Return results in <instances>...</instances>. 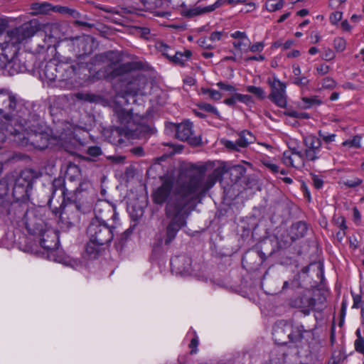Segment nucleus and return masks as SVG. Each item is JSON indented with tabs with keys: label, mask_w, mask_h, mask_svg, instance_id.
<instances>
[{
	"label": "nucleus",
	"mask_w": 364,
	"mask_h": 364,
	"mask_svg": "<svg viewBox=\"0 0 364 364\" xmlns=\"http://www.w3.org/2000/svg\"><path fill=\"white\" fill-rule=\"evenodd\" d=\"M335 85L334 80L331 77H326L322 81V87L323 88H333Z\"/></svg>",
	"instance_id": "42"
},
{
	"label": "nucleus",
	"mask_w": 364,
	"mask_h": 364,
	"mask_svg": "<svg viewBox=\"0 0 364 364\" xmlns=\"http://www.w3.org/2000/svg\"><path fill=\"white\" fill-rule=\"evenodd\" d=\"M172 270L181 275H191V259L186 255L176 256L171 259Z\"/></svg>",
	"instance_id": "12"
},
{
	"label": "nucleus",
	"mask_w": 364,
	"mask_h": 364,
	"mask_svg": "<svg viewBox=\"0 0 364 364\" xmlns=\"http://www.w3.org/2000/svg\"><path fill=\"white\" fill-rule=\"evenodd\" d=\"M300 300L301 304L298 305V307L301 308L305 314H309L315 306L316 300L306 296L301 297Z\"/></svg>",
	"instance_id": "19"
},
{
	"label": "nucleus",
	"mask_w": 364,
	"mask_h": 364,
	"mask_svg": "<svg viewBox=\"0 0 364 364\" xmlns=\"http://www.w3.org/2000/svg\"><path fill=\"white\" fill-rule=\"evenodd\" d=\"M346 0H330L329 1V6L332 8H336L340 4L346 2Z\"/></svg>",
	"instance_id": "52"
},
{
	"label": "nucleus",
	"mask_w": 364,
	"mask_h": 364,
	"mask_svg": "<svg viewBox=\"0 0 364 364\" xmlns=\"http://www.w3.org/2000/svg\"><path fill=\"white\" fill-rule=\"evenodd\" d=\"M264 48V43L263 42H257L253 45L250 46L248 50L252 53H261Z\"/></svg>",
	"instance_id": "33"
},
{
	"label": "nucleus",
	"mask_w": 364,
	"mask_h": 364,
	"mask_svg": "<svg viewBox=\"0 0 364 364\" xmlns=\"http://www.w3.org/2000/svg\"><path fill=\"white\" fill-rule=\"evenodd\" d=\"M309 14V11L307 9H301L297 12V15L299 16H305Z\"/></svg>",
	"instance_id": "62"
},
{
	"label": "nucleus",
	"mask_w": 364,
	"mask_h": 364,
	"mask_svg": "<svg viewBox=\"0 0 364 364\" xmlns=\"http://www.w3.org/2000/svg\"><path fill=\"white\" fill-rule=\"evenodd\" d=\"M343 13L341 11H335L330 15L329 20L331 24H337L342 18Z\"/></svg>",
	"instance_id": "34"
},
{
	"label": "nucleus",
	"mask_w": 364,
	"mask_h": 364,
	"mask_svg": "<svg viewBox=\"0 0 364 364\" xmlns=\"http://www.w3.org/2000/svg\"><path fill=\"white\" fill-rule=\"evenodd\" d=\"M353 218L356 224H358L361 220V215L357 208L353 209Z\"/></svg>",
	"instance_id": "48"
},
{
	"label": "nucleus",
	"mask_w": 364,
	"mask_h": 364,
	"mask_svg": "<svg viewBox=\"0 0 364 364\" xmlns=\"http://www.w3.org/2000/svg\"><path fill=\"white\" fill-rule=\"evenodd\" d=\"M335 57H336L335 53L331 49L328 48V49L325 50V51L323 54L322 58L324 60L329 61V60L334 59Z\"/></svg>",
	"instance_id": "41"
},
{
	"label": "nucleus",
	"mask_w": 364,
	"mask_h": 364,
	"mask_svg": "<svg viewBox=\"0 0 364 364\" xmlns=\"http://www.w3.org/2000/svg\"><path fill=\"white\" fill-rule=\"evenodd\" d=\"M230 36L234 39L232 44L237 50L240 52L248 50L251 41L245 32L236 31L231 33Z\"/></svg>",
	"instance_id": "14"
},
{
	"label": "nucleus",
	"mask_w": 364,
	"mask_h": 364,
	"mask_svg": "<svg viewBox=\"0 0 364 364\" xmlns=\"http://www.w3.org/2000/svg\"><path fill=\"white\" fill-rule=\"evenodd\" d=\"M198 344V338L194 337L191 339L190 347L192 348L191 353H196V350H193L194 348H196Z\"/></svg>",
	"instance_id": "55"
},
{
	"label": "nucleus",
	"mask_w": 364,
	"mask_h": 364,
	"mask_svg": "<svg viewBox=\"0 0 364 364\" xmlns=\"http://www.w3.org/2000/svg\"><path fill=\"white\" fill-rule=\"evenodd\" d=\"M321 104V101L316 96H312L310 97H304L299 102V106L302 109H309L314 105H318Z\"/></svg>",
	"instance_id": "20"
},
{
	"label": "nucleus",
	"mask_w": 364,
	"mask_h": 364,
	"mask_svg": "<svg viewBox=\"0 0 364 364\" xmlns=\"http://www.w3.org/2000/svg\"><path fill=\"white\" fill-rule=\"evenodd\" d=\"M38 29V23L30 21L6 32L4 41L0 44V60L6 68L13 70V73L23 72L26 69L25 62L20 58L23 55L21 47L34 36Z\"/></svg>",
	"instance_id": "4"
},
{
	"label": "nucleus",
	"mask_w": 364,
	"mask_h": 364,
	"mask_svg": "<svg viewBox=\"0 0 364 364\" xmlns=\"http://www.w3.org/2000/svg\"><path fill=\"white\" fill-rule=\"evenodd\" d=\"M191 56V52L188 50L183 51H174L171 60L178 65H184L186 62L189 60Z\"/></svg>",
	"instance_id": "17"
},
{
	"label": "nucleus",
	"mask_w": 364,
	"mask_h": 364,
	"mask_svg": "<svg viewBox=\"0 0 364 364\" xmlns=\"http://www.w3.org/2000/svg\"><path fill=\"white\" fill-rule=\"evenodd\" d=\"M132 68V65L131 63H125L120 65L117 66L115 63H112V71L110 73H107L106 75L107 77H114L116 76L122 75L123 73L127 72L128 70Z\"/></svg>",
	"instance_id": "16"
},
{
	"label": "nucleus",
	"mask_w": 364,
	"mask_h": 364,
	"mask_svg": "<svg viewBox=\"0 0 364 364\" xmlns=\"http://www.w3.org/2000/svg\"><path fill=\"white\" fill-rule=\"evenodd\" d=\"M23 222L28 233L39 237L41 246L48 250L49 259L62 263L74 269H78L82 267L81 260L65 255L58 250L59 241L57 232L48 227L42 219L36 217L33 210H28L26 213Z\"/></svg>",
	"instance_id": "5"
},
{
	"label": "nucleus",
	"mask_w": 364,
	"mask_h": 364,
	"mask_svg": "<svg viewBox=\"0 0 364 364\" xmlns=\"http://www.w3.org/2000/svg\"><path fill=\"white\" fill-rule=\"evenodd\" d=\"M217 86L221 90H223V91H225L230 94H234V93H236V88L230 85V84H227V83H225V82H219L217 83Z\"/></svg>",
	"instance_id": "32"
},
{
	"label": "nucleus",
	"mask_w": 364,
	"mask_h": 364,
	"mask_svg": "<svg viewBox=\"0 0 364 364\" xmlns=\"http://www.w3.org/2000/svg\"><path fill=\"white\" fill-rule=\"evenodd\" d=\"M349 242L350 248L355 250L358 247V241L355 237H350Z\"/></svg>",
	"instance_id": "50"
},
{
	"label": "nucleus",
	"mask_w": 364,
	"mask_h": 364,
	"mask_svg": "<svg viewBox=\"0 0 364 364\" xmlns=\"http://www.w3.org/2000/svg\"><path fill=\"white\" fill-rule=\"evenodd\" d=\"M147 80L145 78L135 79L132 81L129 87L137 85L139 87L134 90H129L125 95H117L115 97V106L114 108L116 123V131L121 135H124L128 138L139 137L142 134H145L149 129L146 124V119L138 114L134 115L132 113V109L124 108L122 106L128 102L127 97L132 95L134 98L136 95H144L145 86Z\"/></svg>",
	"instance_id": "3"
},
{
	"label": "nucleus",
	"mask_w": 364,
	"mask_h": 364,
	"mask_svg": "<svg viewBox=\"0 0 364 364\" xmlns=\"http://www.w3.org/2000/svg\"><path fill=\"white\" fill-rule=\"evenodd\" d=\"M299 55H300V52L297 50H294L291 52H289L287 54V57L288 58H296V57L299 56Z\"/></svg>",
	"instance_id": "59"
},
{
	"label": "nucleus",
	"mask_w": 364,
	"mask_h": 364,
	"mask_svg": "<svg viewBox=\"0 0 364 364\" xmlns=\"http://www.w3.org/2000/svg\"><path fill=\"white\" fill-rule=\"evenodd\" d=\"M318 52V50L316 47H311L309 50V53L311 55H315Z\"/></svg>",
	"instance_id": "63"
},
{
	"label": "nucleus",
	"mask_w": 364,
	"mask_h": 364,
	"mask_svg": "<svg viewBox=\"0 0 364 364\" xmlns=\"http://www.w3.org/2000/svg\"><path fill=\"white\" fill-rule=\"evenodd\" d=\"M295 83L299 85H306L308 83V80L306 77H298L295 79Z\"/></svg>",
	"instance_id": "53"
},
{
	"label": "nucleus",
	"mask_w": 364,
	"mask_h": 364,
	"mask_svg": "<svg viewBox=\"0 0 364 364\" xmlns=\"http://www.w3.org/2000/svg\"><path fill=\"white\" fill-rule=\"evenodd\" d=\"M77 97L80 100L88 101V102H94L97 99V96L90 93H78L77 95Z\"/></svg>",
	"instance_id": "37"
},
{
	"label": "nucleus",
	"mask_w": 364,
	"mask_h": 364,
	"mask_svg": "<svg viewBox=\"0 0 364 364\" xmlns=\"http://www.w3.org/2000/svg\"><path fill=\"white\" fill-rule=\"evenodd\" d=\"M215 8L216 6L215 4L205 7H201L200 6H194L193 7L183 6L181 13L183 16L192 18L205 13L213 11Z\"/></svg>",
	"instance_id": "15"
},
{
	"label": "nucleus",
	"mask_w": 364,
	"mask_h": 364,
	"mask_svg": "<svg viewBox=\"0 0 364 364\" xmlns=\"http://www.w3.org/2000/svg\"><path fill=\"white\" fill-rule=\"evenodd\" d=\"M312 180L314 186L316 188L320 189L323 187V181L320 176L314 175L312 177Z\"/></svg>",
	"instance_id": "43"
},
{
	"label": "nucleus",
	"mask_w": 364,
	"mask_h": 364,
	"mask_svg": "<svg viewBox=\"0 0 364 364\" xmlns=\"http://www.w3.org/2000/svg\"><path fill=\"white\" fill-rule=\"evenodd\" d=\"M87 234L91 243L103 245L112 240L113 227L108 225L103 219L96 216L87 228Z\"/></svg>",
	"instance_id": "9"
},
{
	"label": "nucleus",
	"mask_w": 364,
	"mask_h": 364,
	"mask_svg": "<svg viewBox=\"0 0 364 364\" xmlns=\"http://www.w3.org/2000/svg\"><path fill=\"white\" fill-rule=\"evenodd\" d=\"M264 59H265V58L263 55H254V56H251L247 58V60H256V61H263V60H264Z\"/></svg>",
	"instance_id": "56"
},
{
	"label": "nucleus",
	"mask_w": 364,
	"mask_h": 364,
	"mask_svg": "<svg viewBox=\"0 0 364 364\" xmlns=\"http://www.w3.org/2000/svg\"><path fill=\"white\" fill-rule=\"evenodd\" d=\"M222 36H223V32L215 31L210 34L209 40L213 42L218 41L221 39Z\"/></svg>",
	"instance_id": "47"
},
{
	"label": "nucleus",
	"mask_w": 364,
	"mask_h": 364,
	"mask_svg": "<svg viewBox=\"0 0 364 364\" xmlns=\"http://www.w3.org/2000/svg\"><path fill=\"white\" fill-rule=\"evenodd\" d=\"M333 47L337 52H342L346 48V41L341 37H337L333 41Z\"/></svg>",
	"instance_id": "29"
},
{
	"label": "nucleus",
	"mask_w": 364,
	"mask_h": 364,
	"mask_svg": "<svg viewBox=\"0 0 364 364\" xmlns=\"http://www.w3.org/2000/svg\"><path fill=\"white\" fill-rule=\"evenodd\" d=\"M109 159H112L114 161H115L117 163H123L125 159V157L122 156H111V157H109Z\"/></svg>",
	"instance_id": "58"
},
{
	"label": "nucleus",
	"mask_w": 364,
	"mask_h": 364,
	"mask_svg": "<svg viewBox=\"0 0 364 364\" xmlns=\"http://www.w3.org/2000/svg\"><path fill=\"white\" fill-rule=\"evenodd\" d=\"M268 83L271 87L269 98L276 105L281 107L287 105L286 99V84L280 81L277 77L268 80Z\"/></svg>",
	"instance_id": "10"
},
{
	"label": "nucleus",
	"mask_w": 364,
	"mask_h": 364,
	"mask_svg": "<svg viewBox=\"0 0 364 364\" xmlns=\"http://www.w3.org/2000/svg\"><path fill=\"white\" fill-rule=\"evenodd\" d=\"M294 43V41L293 40H287L285 41V43L283 44L284 49H288Z\"/></svg>",
	"instance_id": "60"
},
{
	"label": "nucleus",
	"mask_w": 364,
	"mask_h": 364,
	"mask_svg": "<svg viewBox=\"0 0 364 364\" xmlns=\"http://www.w3.org/2000/svg\"><path fill=\"white\" fill-rule=\"evenodd\" d=\"M237 102V99H236V93H234V95L231 97L225 99L223 102L227 105L232 106Z\"/></svg>",
	"instance_id": "49"
},
{
	"label": "nucleus",
	"mask_w": 364,
	"mask_h": 364,
	"mask_svg": "<svg viewBox=\"0 0 364 364\" xmlns=\"http://www.w3.org/2000/svg\"><path fill=\"white\" fill-rule=\"evenodd\" d=\"M362 181H363L360 178H353L351 179H348L346 181H345V185L350 188H355L360 185Z\"/></svg>",
	"instance_id": "38"
},
{
	"label": "nucleus",
	"mask_w": 364,
	"mask_h": 364,
	"mask_svg": "<svg viewBox=\"0 0 364 364\" xmlns=\"http://www.w3.org/2000/svg\"><path fill=\"white\" fill-rule=\"evenodd\" d=\"M283 328H290L291 326L287 322H286V321H280V322H279L274 327L273 335L274 336H277L280 333H282L283 332Z\"/></svg>",
	"instance_id": "31"
},
{
	"label": "nucleus",
	"mask_w": 364,
	"mask_h": 364,
	"mask_svg": "<svg viewBox=\"0 0 364 364\" xmlns=\"http://www.w3.org/2000/svg\"><path fill=\"white\" fill-rule=\"evenodd\" d=\"M254 141V135L250 132L244 130L240 133L239 137L235 142L226 140L224 141L223 144L229 149L240 151V149L247 147L248 144Z\"/></svg>",
	"instance_id": "13"
},
{
	"label": "nucleus",
	"mask_w": 364,
	"mask_h": 364,
	"mask_svg": "<svg viewBox=\"0 0 364 364\" xmlns=\"http://www.w3.org/2000/svg\"><path fill=\"white\" fill-rule=\"evenodd\" d=\"M353 304L352 308L358 309L361 307V318L362 323H364V301L363 302V305L360 306L362 302V297L360 294H352Z\"/></svg>",
	"instance_id": "25"
},
{
	"label": "nucleus",
	"mask_w": 364,
	"mask_h": 364,
	"mask_svg": "<svg viewBox=\"0 0 364 364\" xmlns=\"http://www.w3.org/2000/svg\"><path fill=\"white\" fill-rule=\"evenodd\" d=\"M208 41L206 38H200L198 40V44L203 48L210 49L213 46Z\"/></svg>",
	"instance_id": "46"
},
{
	"label": "nucleus",
	"mask_w": 364,
	"mask_h": 364,
	"mask_svg": "<svg viewBox=\"0 0 364 364\" xmlns=\"http://www.w3.org/2000/svg\"><path fill=\"white\" fill-rule=\"evenodd\" d=\"M336 224L341 231H343V235H345V230L347 229L346 224V220L343 217H338L336 220Z\"/></svg>",
	"instance_id": "40"
},
{
	"label": "nucleus",
	"mask_w": 364,
	"mask_h": 364,
	"mask_svg": "<svg viewBox=\"0 0 364 364\" xmlns=\"http://www.w3.org/2000/svg\"><path fill=\"white\" fill-rule=\"evenodd\" d=\"M34 14H46L53 10L52 6L48 3H35L31 6Z\"/></svg>",
	"instance_id": "21"
},
{
	"label": "nucleus",
	"mask_w": 364,
	"mask_h": 364,
	"mask_svg": "<svg viewBox=\"0 0 364 364\" xmlns=\"http://www.w3.org/2000/svg\"><path fill=\"white\" fill-rule=\"evenodd\" d=\"M201 92L204 95H208L210 98L214 100H219L222 97L221 93L215 90L202 88Z\"/></svg>",
	"instance_id": "30"
},
{
	"label": "nucleus",
	"mask_w": 364,
	"mask_h": 364,
	"mask_svg": "<svg viewBox=\"0 0 364 364\" xmlns=\"http://www.w3.org/2000/svg\"><path fill=\"white\" fill-rule=\"evenodd\" d=\"M355 348L357 351L364 354V341L360 336L355 341Z\"/></svg>",
	"instance_id": "39"
},
{
	"label": "nucleus",
	"mask_w": 364,
	"mask_h": 364,
	"mask_svg": "<svg viewBox=\"0 0 364 364\" xmlns=\"http://www.w3.org/2000/svg\"><path fill=\"white\" fill-rule=\"evenodd\" d=\"M330 68L328 65L325 64H321L317 67L316 71L320 75H325L329 72Z\"/></svg>",
	"instance_id": "45"
},
{
	"label": "nucleus",
	"mask_w": 364,
	"mask_h": 364,
	"mask_svg": "<svg viewBox=\"0 0 364 364\" xmlns=\"http://www.w3.org/2000/svg\"><path fill=\"white\" fill-rule=\"evenodd\" d=\"M304 155L296 148L290 149L283 153L282 162L285 166L300 168L304 165V158L312 161L319 159L321 149V140L316 136L308 135L304 137Z\"/></svg>",
	"instance_id": "7"
},
{
	"label": "nucleus",
	"mask_w": 364,
	"mask_h": 364,
	"mask_svg": "<svg viewBox=\"0 0 364 364\" xmlns=\"http://www.w3.org/2000/svg\"><path fill=\"white\" fill-rule=\"evenodd\" d=\"M292 72L295 76L297 77H299V75L301 73V70L300 67L298 65H293L292 66Z\"/></svg>",
	"instance_id": "54"
},
{
	"label": "nucleus",
	"mask_w": 364,
	"mask_h": 364,
	"mask_svg": "<svg viewBox=\"0 0 364 364\" xmlns=\"http://www.w3.org/2000/svg\"><path fill=\"white\" fill-rule=\"evenodd\" d=\"M197 106L201 111L213 114L218 117H219V115H220V113H219L218 110L217 109V108L211 105L209 103L201 102V103L198 104Z\"/></svg>",
	"instance_id": "26"
},
{
	"label": "nucleus",
	"mask_w": 364,
	"mask_h": 364,
	"mask_svg": "<svg viewBox=\"0 0 364 364\" xmlns=\"http://www.w3.org/2000/svg\"><path fill=\"white\" fill-rule=\"evenodd\" d=\"M16 95L7 90H0V148L7 141L13 127H18L25 119L23 116L26 115V109L16 111Z\"/></svg>",
	"instance_id": "6"
},
{
	"label": "nucleus",
	"mask_w": 364,
	"mask_h": 364,
	"mask_svg": "<svg viewBox=\"0 0 364 364\" xmlns=\"http://www.w3.org/2000/svg\"><path fill=\"white\" fill-rule=\"evenodd\" d=\"M262 164L267 168L272 173H278L279 171V166L274 162L273 159L267 157H264L261 160Z\"/></svg>",
	"instance_id": "23"
},
{
	"label": "nucleus",
	"mask_w": 364,
	"mask_h": 364,
	"mask_svg": "<svg viewBox=\"0 0 364 364\" xmlns=\"http://www.w3.org/2000/svg\"><path fill=\"white\" fill-rule=\"evenodd\" d=\"M341 28H343V30L346 31H348L351 29V26H350L347 20L343 21L341 22Z\"/></svg>",
	"instance_id": "57"
},
{
	"label": "nucleus",
	"mask_w": 364,
	"mask_h": 364,
	"mask_svg": "<svg viewBox=\"0 0 364 364\" xmlns=\"http://www.w3.org/2000/svg\"><path fill=\"white\" fill-rule=\"evenodd\" d=\"M283 0H267L265 4L267 10L269 12H274L280 10L284 6Z\"/></svg>",
	"instance_id": "22"
},
{
	"label": "nucleus",
	"mask_w": 364,
	"mask_h": 364,
	"mask_svg": "<svg viewBox=\"0 0 364 364\" xmlns=\"http://www.w3.org/2000/svg\"><path fill=\"white\" fill-rule=\"evenodd\" d=\"M31 185V181L26 179V173L22 172L21 175L17 178L14 187V191H18V189H21V193L26 192L27 188Z\"/></svg>",
	"instance_id": "18"
},
{
	"label": "nucleus",
	"mask_w": 364,
	"mask_h": 364,
	"mask_svg": "<svg viewBox=\"0 0 364 364\" xmlns=\"http://www.w3.org/2000/svg\"><path fill=\"white\" fill-rule=\"evenodd\" d=\"M290 14H291L290 12H287V13L284 14L278 19V22L282 23V22L284 21L290 16Z\"/></svg>",
	"instance_id": "61"
},
{
	"label": "nucleus",
	"mask_w": 364,
	"mask_h": 364,
	"mask_svg": "<svg viewBox=\"0 0 364 364\" xmlns=\"http://www.w3.org/2000/svg\"><path fill=\"white\" fill-rule=\"evenodd\" d=\"M36 121L23 119L18 127H13L10 131L6 142H14L19 146L44 149L49 145H59L63 147L72 143L75 139V128L70 124H67L63 131L53 137H49L48 133L38 127Z\"/></svg>",
	"instance_id": "2"
},
{
	"label": "nucleus",
	"mask_w": 364,
	"mask_h": 364,
	"mask_svg": "<svg viewBox=\"0 0 364 364\" xmlns=\"http://www.w3.org/2000/svg\"><path fill=\"white\" fill-rule=\"evenodd\" d=\"M172 127L176 130V136L181 141H187L191 145H198L200 139L193 136V126L189 121H185L180 124H172Z\"/></svg>",
	"instance_id": "11"
},
{
	"label": "nucleus",
	"mask_w": 364,
	"mask_h": 364,
	"mask_svg": "<svg viewBox=\"0 0 364 364\" xmlns=\"http://www.w3.org/2000/svg\"><path fill=\"white\" fill-rule=\"evenodd\" d=\"M236 99H237V101L245 103V105H250L252 102V97L248 95L236 93Z\"/></svg>",
	"instance_id": "36"
},
{
	"label": "nucleus",
	"mask_w": 364,
	"mask_h": 364,
	"mask_svg": "<svg viewBox=\"0 0 364 364\" xmlns=\"http://www.w3.org/2000/svg\"><path fill=\"white\" fill-rule=\"evenodd\" d=\"M342 146L348 149L360 148L361 146V137L358 135L354 136L352 139L344 141L342 143Z\"/></svg>",
	"instance_id": "24"
},
{
	"label": "nucleus",
	"mask_w": 364,
	"mask_h": 364,
	"mask_svg": "<svg viewBox=\"0 0 364 364\" xmlns=\"http://www.w3.org/2000/svg\"><path fill=\"white\" fill-rule=\"evenodd\" d=\"M157 48L163 53V55H166L168 59H171L174 50L171 49L168 46L164 43H158Z\"/></svg>",
	"instance_id": "27"
},
{
	"label": "nucleus",
	"mask_w": 364,
	"mask_h": 364,
	"mask_svg": "<svg viewBox=\"0 0 364 364\" xmlns=\"http://www.w3.org/2000/svg\"><path fill=\"white\" fill-rule=\"evenodd\" d=\"M339 97V94L337 93V92H333L331 95V100L332 101H335V100H337Z\"/></svg>",
	"instance_id": "64"
},
{
	"label": "nucleus",
	"mask_w": 364,
	"mask_h": 364,
	"mask_svg": "<svg viewBox=\"0 0 364 364\" xmlns=\"http://www.w3.org/2000/svg\"><path fill=\"white\" fill-rule=\"evenodd\" d=\"M9 21L6 18H0V33H1L8 26Z\"/></svg>",
	"instance_id": "51"
},
{
	"label": "nucleus",
	"mask_w": 364,
	"mask_h": 364,
	"mask_svg": "<svg viewBox=\"0 0 364 364\" xmlns=\"http://www.w3.org/2000/svg\"><path fill=\"white\" fill-rule=\"evenodd\" d=\"M224 172L223 165L216 168L208 176L203 171L191 177L189 181L182 186L171 176L162 178V184L154 191L152 197L154 202L157 204L166 203V214L172 219L166 232L156 235L154 243V250L159 248L164 241L166 245L172 242L179 229L186 224L187 206L210 190Z\"/></svg>",
	"instance_id": "1"
},
{
	"label": "nucleus",
	"mask_w": 364,
	"mask_h": 364,
	"mask_svg": "<svg viewBox=\"0 0 364 364\" xmlns=\"http://www.w3.org/2000/svg\"><path fill=\"white\" fill-rule=\"evenodd\" d=\"M246 90L247 92L254 94L260 99H263L265 97L264 90L260 87L250 85L247 87Z\"/></svg>",
	"instance_id": "28"
},
{
	"label": "nucleus",
	"mask_w": 364,
	"mask_h": 364,
	"mask_svg": "<svg viewBox=\"0 0 364 364\" xmlns=\"http://www.w3.org/2000/svg\"><path fill=\"white\" fill-rule=\"evenodd\" d=\"M87 153L92 156H98L101 155L102 151L99 146H90L87 150Z\"/></svg>",
	"instance_id": "44"
},
{
	"label": "nucleus",
	"mask_w": 364,
	"mask_h": 364,
	"mask_svg": "<svg viewBox=\"0 0 364 364\" xmlns=\"http://www.w3.org/2000/svg\"><path fill=\"white\" fill-rule=\"evenodd\" d=\"M75 68L68 63H58L50 60L40 73L41 80L48 85L55 82V86L70 89L73 86L70 80L75 75Z\"/></svg>",
	"instance_id": "8"
},
{
	"label": "nucleus",
	"mask_w": 364,
	"mask_h": 364,
	"mask_svg": "<svg viewBox=\"0 0 364 364\" xmlns=\"http://www.w3.org/2000/svg\"><path fill=\"white\" fill-rule=\"evenodd\" d=\"M318 135L326 143H330V142L334 141L336 139V135L335 134H326V133L323 132L322 131L318 132Z\"/></svg>",
	"instance_id": "35"
}]
</instances>
